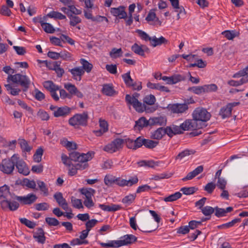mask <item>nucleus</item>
I'll use <instances>...</instances> for the list:
<instances>
[{"instance_id":"60","label":"nucleus","mask_w":248,"mask_h":248,"mask_svg":"<svg viewBox=\"0 0 248 248\" xmlns=\"http://www.w3.org/2000/svg\"><path fill=\"white\" fill-rule=\"evenodd\" d=\"M38 117L42 121H47L49 119V114L45 111L40 109L37 114Z\"/></svg>"},{"instance_id":"28","label":"nucleus","mask_w":248,"mask_h":248,"mask_svg":"<svg viewBox=\"0 0 248 248\" xmlns=\"http://www.w3.org/2000/svg\"><path fill=\"white\" fill-rule=\"evenodd\" d=\"M232 110L227 105L220 108L219 115L224 119L230 117L232 116Z\"/></svg>"},{"instance_id":"34","label":"nucleus","mask_w":248,"mask_h":248,"mask_svg":"<svg viewBox=\"0 0 248 248\" xmlns=\"http://www.w3.org/2000/svg\"><path fill=\"white\" fill-rule=\"evenodd\" d=\"M182 195V193L180 192H176L174 194L164 198L163 200L166 202H172L180 198Z\"/></svg>"},{"instance_id":"54","label":"nucleus","mask_w":248,"mask_h":248,"mask_svg":"<svg viewBox=\"0 0 248 248\" xmlns=\"http://www.w3.org/2000/svg\"><path fill=\"white\" fill-rule=\"evenodd\" d=\"M188 91L192 92L196 94H200L204 93L203 86H193L188 88Z\"/></svg>"},{"instance_id":"9","label":"nucleus","mask_w":248,"mask_h":248,"mask_svg":"<svg viewBox=\"0 0 248 248\" xmlns=\"http://www.w3.org/2000/svg\"><path fill=\"white\" fill-rule=\"evenodd\" d=\"M49 108L53 111V115L55 117L66 116L70 114L71 110V108L66 106L58 107L56 106L51 105Z\"/></svg>"},{"instance_id":"24","label":"nucleus","mask_w":248,"mask_h":248,"mask_svg":"<svg viewBox=\"0 0 248 248\" xmlns=\"http://www.w3.org/2000/svg\"><path fill=\"white\" fill-rule=\"evenodd\" d=\"M101 92L103 94L109 96H113L116 93V92L111 84H104Z\"/></svg>"},{"instance_id":"18","label":"nucleus","mask_w":248,"mask_h":248,"mask_svg":"<svg viewBox=\"0 0 248 248\" xmlns=\"http://www.w3.org/2000/svg\"><path fill=\"white\" fill-rule=\"evenodd\" d=\"M150 123L151 126L154 125H165L167 123V118L165 116L150 117L149 119Z\"/></svg>"},{"instance_id":"63","label":"nucleus","mask_w":248,"mask_h":248,"mask_svg":"<svg viewBox=\"0 0 248 248\" xmlns=\"http://www.w3.org/2000/svg\"><path fill=\"white\" fill-rule=\"evenodd\" d=\"M98 222V220L95 219H89L85 223L86 229L90 231L91 229L94 227Z\"/></svg>"},{"instance_id":"39","label":"nucleus","mask_w":248,"mask_h":248,"mask_svg":"<svg viewBox=\"0 0 248 248\" xmlns=\"http://www.w3.org/2000/svg\"><path fill=\"white\" fill-rule=\"evenodd\" d=\"M81 64L82 65V69L83 70L87 73H89L91 71L93 65L92 64L89 62L87 60L84 59H81L80 61Z\"/></svg>"},{"instance_id":"25","label":"nucleus","mask_w":248,"mask_h":248,"mask_svg":"<svg viewBox=\"0 0 248 248\" xmlns=\"http://www.w3.org/2000/svg\"><path fill=\"white\" fill-rule=\"evenodd\" d=\"M98 206L103 211L108 212H115L122 209L120 205L113 204H111V205L99 204Z\"/></svg>"},{"instance_id":"44","label":"nucleus","mask_w":248,"mask_h":248,"mask_svg":"<svg viewBox=\"0 0 248 248\" xmlns=\"http://www.w3.org/2000/svg\"><path fill=\"white\" fill-rule=\"evenodd\" d=\"M47 16L50 18H53L55 19H58L61 20L64 19L66 18V16L62 14L60 12L54 11L49 12L47 15Z\"/></svg>"},{"instance_id":"22","label":"nucleus","mask_w":248,"mask_h":248,"mask_svg":"<svg viewBox=\"0 0 248 248\" xmlns=\"http://www.w3.org/2000/svg\"><path fill=\"white\" fill-rule=\"evenodd\" d=\"M140 137V144L141 146L144 145L146 148L148 149H153L157 146L159 144L158 140H153L150 139H146L142 137Z\"/></svg>"},{"instance_id":"15","label":"nucleus","mask_w":248,"mask_h":248,"mask_svg":"<svg viewBox=\"0 0 248 248\" xmlns=\"http://www.w3.org/2000/svg\"><path fill=\"white\" fill-rule=\"evenodd\" d=\"M110 13L113 16L118 17L119 19H125L127 16L125 11V7L124 6H120L117 8H111Z\"/></svg>"},{"instance_id":"32","label":"nucleus","mask_w":248,"mask_h":248,"mask_svg":"<svg viewBox=\"0 0 248 248\" xmlns=\"http://www.w3.org/2000/svg\"><path fill=\"white\" fill-rule=\"evenodd\" d=\"M146 47V46H140L137 43H135L131 47L132 50L136 54L141 56H145L144 49L143 48Z\"/></svg>"},{"instance_id":"33","label":"nucleus","mask_w":248,"mask_h":248,"mask_svg":"<svg viewBox=\"0 0 248 248\" xmlns=\"http://www.w3.org/2000/svg\"><path fill=\"white\" fill-rule=\"evenodd\" d=\"M9 187L5 185L0 187V200L2 199H7L10 195Z\"/></svg>"},{"instance_id":"48","label":"nucleus","mask_w":248,"mask_h":248,"mask_svg":"<svg viewBox=\"0 0 248 248\" xmlns=\"http://www.w3.org/2000/svg\"><path fill=\"white\" fill-rule=\"evenodd\" d=\"M116 177L111 175H106L104 178V183L108 186H111L115 183Z\"/></svg>"},{"instance_id":"38","label":"nucleus","mask_w":248,"mask_h":248,"mask_svg":"<svg viewBox=\"0 0 248 248\" xmlns=\"http://www.w3.org/2000/svg\"><path fill=\"white\" fill-rule=\"evenodd\" d=\"M136 197V195L135 194H130L128 195L125 196L122 199V202L126 205H129L134 202Z\"/></svg>"},{"instance_id":"1","label":"nucleus","mask_w":248,"mask_h":248,"mask_svg":"<svg viewBox=\"0 0 248 248\" xmlns=\"http://www.w3.org/2000/svg\"><path fill=\"white\" fill-rule=\"evenodd\" d=\"M94 155V153L93 151L88 152L86 154L73 151L69 153V156L62 154V160L64 165L70 167L72 165V161L74 162H83V160L90 161L93 157Z\"/></svg>"},{"instance_id":"26","label":"nucleus","mask_w":248,"mask_h":248,"mask_svg":"<svg viewBox=\"0 0 248 248\" xmlns=\"http://www.w3.org/2000/svg\"><path fill=\"white\" fill-rule=\"evenodd\" d=\"M168 41L163 36H161L159 38L156 37L155 36L152 37L151 41V45L153 47H155L157 46H160L162 44H165L168 43Z\"/></svg>"},{"instance_id":"20","label":"nucleus","mask_w":248,"mask_h":248,"mask_svg":"<svg viewBox=\"0 0 248 248\" xmlns=\"http://www.w3.org/2000/svg\"><path fill=\"white\" fill-rule=\"evenodd\" d=\"M68 71L72 74L73 78L77 81H80L81 77L84 74V71L80 67L69 69Z\"/></svg>"},{"instance_id":"55","label":"nucleus","mask_w":248,"mask_h":248,"mask_svg":"<svg viewBox=\"0 0 248 248\" xmlns=\"http://www.w3.org/2000/svg\"><path fill=\"white\" fill-rule=\"evenodd\" d=\"M196 190H197V188L195 187H184L180 189V191H182L184 194L188 195L194 194Z\"/></svg>"},{"instance_id":"37","label":"nucleus","mask_w":248,"mask_h":248,"mask_svg":"<svg viewBox=\"0 0 248 248\" xmlns=\"http://www.w3.org/2000/svg\"><path fill=\"white\" fill-rule=\"evenodd\" d=\"M80 192L86 197V199H90L94 194L95 190L92 188H83L80 189Z\"/></svg>"},{"instance_id":"30","label":"nucleus","mask_w":248,"mask_h":248,"mask_svg":"<svg viewBox=\"0 0 248 248\" xmlns=\"http://www.w3.org/2000/svg\"><path fill=\"white\" fill-rule=\"evenodd\" d=\"M43 85L44 87L49 92L57 91L60 90L59 87L55 85L52 81H45L43 83Z\"/></svg>"},{"instance_id":"52","label":"nucleus","mask_w":248,"mask_h":248,"mask_svg":"<svg viewBox=\"0 0 248 248\" xmlns=\"http://www.w3.org/2000/svg\"><path fill=\"white\" fill-rule=\"evenodd\" d=\"M201 211L205 216H211V215L215 212V208L210 206H206L202 209Z\"/></svg>"},{"instance_id":"12","label":"nucleus","mask_w":248,"mask_h":248,"mask_svg":"<svg viewBox=\"0 0 248 248\" xmlns=\"http://www.w3.org/2000/svg\"><path fill=\"white\" fill-rule=\"evenodd\" d=\"M88 161L83 160V162H78L75 165L72 164V167L69 169L68 174L74 176L77 174L78 170H82L87 169L89 167Z\"/></svg>"},{"instance_id":"51","label":"nucleus","mask_w":248,"mask_h":248,"mask_svg":"<svg viewBox=\"0 0 248 248\" xmlns=\"http://www.w3.org/2000/svg\"><path fill=\"white\" fill-rule=\"evenodd\" d=\"M70 19V25L71 26L74 27L78 24L81 22V19L78 16H73L72 14L68 17Z\"/></svg>"},{"instance_id":"58","label":"nucleus","mask_w":248,"mask_h":248,"mask_svg":"<svg viewBox=\"0 0 248 248\" xmlns=\"http://www.w3.org/2000/svg\"><path fill=\"white\" fill-rule=\"evenodd\" d=\"M122 53L123 52L121 48L117 49L113 48L110 52V56L112 58H116L122 56Z\"/></svg>"},{"instance_id":"29","label":"nucleus","mask_w":248,"mask_h":248,"mask_svg":"<svg viewBox=\"0 0 248 248\" xmlns=\"http://www.w3.org/2000/svg\"><path fill=\"white\" fill-rule=\"evenodd\" d=\"M39 22L40 23L42 28L46 32L48 33H53L55 32V29L50 23L44 22L41 18H40Z\"/></svg>"},{"instance_id":"17","label":"nucleus","mask_w":248,"mask_h":248,"mask_svg":"<svg viewBox=\"0 0 248 248\" xmlns=\"http://www.w3.org/2000/svg\"><path fill=\"white\" fill-rule=\"evenodd\" d=\"M139 167H146L151 168H155V167L160 166L163 164L161 161H155L153 160H142L137 163Z\"/></svg>"},{"instance_id":"16","label":"nucleus","mask_w":248,"mask_h":248,"mask_svg":"<svg viewBox=\"0 0 248 248\" xmlns=\"http://www.w3.org/2000/svg\"><path fill=\"white\" fill-rule=\"evenodd\" d=\"M54 198L58 203L59 205L61 206L63 210H67L68 209V205L66 200L63 198L62 194L60 192H56L54 196Z\"/></svg>"},{"instance_id":"35","label":"nucleus","mask_w":248,"mask_h":248,"mask_svg":"<svg viewBox=\"0 0 248 248\" xmlns=\"http://www.w3.org/2000/svg\"><path fill=\"white\" fill-rule=\"evenodd\" d=\"M61 143L63 146L65 147L68 150H76L77 149V145L76 143L68 141L66 139L62 140Z\"/></svg>"},{"instance_id":"36","label":"nucleus","mask_w":248,"mask_h":248,"mask_svg":"<svg viewBox=\"0 0 248 248\" xmlns=\"http://www.w3.org/2000/svg\"><path fill=\"white\" fill-rule=\"evenodd\" d=\"M37 183L40 190L43 193V195L45 196H48L49 194L48 188L46 184L40 180H37Z\"/></svg>"},{"instance_id":"13","label":"nucleus","mask_w":248,"mask_h":248,"mask_svg":"<svg viewBox=\"0 0 248 248\" xmlns=\"http://www.w3.org/2000/svg\"><path fill=\"white\" fill-rule=\"evenodd\" d=\"M137 240V238L133 234H126L121 237L120 240H117L119 248L131 244Z\"/></svg>"},{"instance_id":"62","label":"nucleus","mask_w":248,"mask_h":248,"mask_svg":"<svg viewBox=\"0 0 248 248\" xmlns=\"http://www.w3.org/2000/svg\"><path fill=\"white\" fill-rule=\"evenodd\" d=\"M215 215L217 217H225L226 216L224 208H219L218 206L215 207Z\"/></svg>"},{"instance_id":"41","label":"nucleus","mask_w":248,"mask_h":248,"mask_svg":"<svg viewBox=\"0 0 248 248\" xmlns=\"http://www.w3.org/2000/svg\"><path fill=\"white\" fill-rule=\"evenodd\" d=\"M34 207L37 211H46L50 207L49 204L47 202H41L34 204Z\"/></svg>"},{"instance_id":"64","label":"nucleus","mask_w":248,"mask_h":248,"mask_svg":"<svg viewBox=\"0 0 248 248\" xmlns=\"http://www.w3.org/2000/svg\"><path fill=\"white\" fill-rule=\"evenodd\" d=\"M222 34L229 40H232L236 36L234 31H225Z\"/></svg>"},{"instance_id":"50","label":"nucleus","mask_w":248,"mask_h":248,"mask_svg":"<svg viewBox=\"0 0 248 248\" xmlns=\"http://www.w3.org/2000/svg\"><path fill=\"white\" fill-rule=\"evenodd\" d=\"M60 62L55 61V68H54V70L59 78H61L64 73V69L60 67Z\"/></svg>"},{"instance_id":"40","label":"nucleus","mask_w":248,"mask_h":248,"mask_svg":"<svg viewBox=\"0 0 248 248\" xmlns=\"http://www.w3.org/2000/svg\"><path fill=\"white\" fill-rule=\"evenodd\" d=\"M156 101L155 96L153 94L147 95L144 97L143 102L147 106L153 105Z\"/></svg>"},{"instance_id":"5","label":"nucleus","mask_w":248,"mask_h":248,"mask_svg":"<svg viewBox=\"0 0 248 248\" xmlns=\"http://www.w3.org/2000/svg\"><path fill=\"white\" fill-rule=\"evenodd\" d=\"M12 160L15 162V167H16L17 169V171L19 173L25 176H27L29 174L30 171L28 166L25 162L20 158L18 155H13Z\"/></svg>"},{"instance_id":"61","label":"nucleus","mask_w":248,"mask_h":248,"mask_svg":"<svg viewBox=\"0 0 248 248\" xmlns=\"http://www.w3.org/2000/svg\"><path fill=\"white\" fill-rule=\"evenodd\" d=\"M45 221L49 226H56L60 223L59 220L54 217H47Z\"/></svg>"},{"instance_id":"42","label":"nucleus","mask_w":248,"mask_h":248,"mask_svg":"<svg viewBox=\"0 0 248 248\" xmlns=\"http://www.w3.org/2000/svg\"><path fill=\"white\" fill-rule=\"evenodd\" d=\"M6 90L9 92V93L13 95H17L21 92V90L18 88H13V85L11 84H5Z\"/></svg>"},{"instance_id":"10","label":"nucleus","mask_w":248,"mask_h":248,"mask_svg":"<svg viewBox=\"0 0 248 248\" xmlns=\"http://www.w3.org/2000/svg\"><path fill=\"white\" fill-rule=\"evenodd\" d=\"M180 126L182 131L201 129L205 126L204 124H197L196 121L193 119L186 120Z\"/></svg>"},{"instance_id":"8","label":"nucleus","mask_w":248,"mask_h":248,"mask_svg":"<svg viewBox=\"0 0 248 248\" xmlns=\"http://www.w3.org/2000/svg\"><path fill=\"white\" fill-rule=\"evenodd\" d=\"M13 155L10 158H5L2 160L0 163V170L6 174H11L15 169V161L12 159Z\"/></svg>"},{"instance_id":"47","label":"nucleus","mask_w":248,"mask_h":248,"mask_svg":"<svg viewBox=\"0 0 248 248\" xmlns=\"http://www.w3.org/2000/svg\"><path fill=\"white\" fill-rule=\"evenodd\" d=\"M203 86L204 93L215 92L217 90L218 87L215 84L204 85Z\"/></svg>"},{"instance_id":"6","label":"nucleus","mask_w":248,"mask_h":248,"mask_svg":"<svg viewBox=\"0 0 248 248\" xmlns=\"http://www.w3.org/2000/svg\"><path fill=\"white\" fill-rule=\"evenodd\" d=\"M192 116L193 120L198 123V122L208 121L211 117V114L205 108H197L193 111Z\"/></svg>"},{"instance_id":"2","label":"nucleus","mask_w":248,"mask_h":248,"mask_svg":"<svg viewBox=\"0 0 248 248\" xmlns=\"http://www.w3.org/2000/svg\"><path fill=\"white\" fill-rule=\"evenodd\" d=\"M131 95L126 94L125 95V101L128 105H132L134 109L138 112L141 113L145 111L146 113H151L154 112L156 110V108L154 107L148 106L145 103H142L140 102L138 99H134V101L131 102Z\"/></svg>"},{"instance_id":"45","label":"nucleus","mask_w":248,"mask_h":248,"mask_svg":"<svg viewBox=\"0 0 248 248\" xmlns=\"http://www.w3.org/2000/svg\"><path fill=\"white\" fill-rule=\"evenodd\" d=\"M19 144L22 151L24 152H30L31 150V147L29 145L27 141L24 139L19 140Z\"/></svg>"},{"instance_id":"27","label":"nucleus","mask_w":248,"mask_h":248,"mask_svg":"<svg viewBox=\"0 0 248 248\" xmlns=\"http://www.w3.org/2000/svg\"><path fill=\"white\" fill-rule=\"evenodd\" d=\"M165 135L164 128L159 127L156 130L151 133V138L154 140H159L161 139Z\"/></svg>"},{"instance_id":"14","label":"nucleus","mask_w":248,"mask_h":248,"mask_svg":"<svg viewBox=\"0 0 248 248\" xmlns=\"http://www.w3.org/2000/svg\"><path fill=\"white\" fill-rule=\"evenodd\" d=\"M168 108L173 113H182L188 108L186 104H174L169 105Z\"/></svg>"},{"instance_id":"49","label":"nucleus","mask_w":248,"mask_h":248,"mask_svg":"<svg viewBox=\"0 0 248 248\" xmlns=\"http://www.w3.org/2000/svg\"><path fill=\"white\" fill-rule=\"evenodd\" d=\"M22 185L32 189H35L36 188L35 182L34 180H30L28 178H24L23 179Z\"/></svg>"},{"instance_id":"7","label":"nucleus","mask_w":248,"mask_h":248,"mask_svg":"<svg viewBox=\"0 0 248 248\" xmlns=\"http://www.w3.org/2000/svg\"><path fill=\"white\" fill-rule=\"evenodd\" d=\"M124 143V140L117 138L105 146L103 148V150L109 153H113L122 149L123 147Z\"/></svg>"},{"instance_id":"56","label":"nucleus","mask_w":248,"mask_h":248,"mask_svg":"<svg viewBox=\"0 0 248 248\" xmlns=\"http://www.w3.org/2000/svg\"><path fill=\"white\" fill-rule=\"evenodd\" d=\"M19 221L21 223L31 229L33 228L35 226V223L34 222L29 220L26 218H19Z\"/></svg>"},{"instance_id":"11","label":"nucleus","mask_w":248,"mask_h":248,"mask_svg":"<svg viewBox=\"0 0 248 248\" xmlns=\"http://www.w3.org/2000/svg\"><path fill=\"white\" fill-rule=\"evenodd\" d=\"M37 198L33 193H30L24 196L16 197V199L22 205H31L36 202Z\"/></svg>"},{"instance_id":"19","label":"nucleus","mask_w":248,"mask_h":248,"mask_svg":"<svg viewBox=\"0 0 248 248\" xmlns=\"http://www.w3.org/2000/svg\"><path fill=\"white\" fill-rule=\"evenodd\" d=\"M124 142L127 147L129 149L136 150L141 147V144H140V137H139L135 140L127 139L124 140Z\"/></svg>"},{"instance_id":"59","label":"nucleus","mask_w":248,"mask_h":248,"mask_svg":"<svg viewBox=\"0 0 248 248\" xmlns=\"http://www.w3.org/2000/svg\"><path fill=\"white\" fill-rule=\"evenodd\" d=\"M136 32L138 33L140 37L145 41H150L151 42L152 37H150L148 34H147L144 31L140 30H137Z\"/></svg>"},{"instance_id":"4","label":"nucleus","mask_w":248,"mask_h":248,"mask_svg":"<svg viewBox=\"0 0 248 248\" xmlns=\"http://www.w3.org/2000/svg\"><path fill=\"white\" fill-rule=\"evenodd\" d=\"M9 80L22 87L24 92H26L28 89L31 84L29 78L27 76L19 73L8 75L7 81L9 82Z\"/></svg>"},{"instance_id":"43","label":"nucleus","mask_w":248,"mask_h":248,"mask_svg":"<svg viewBox=\"0 0 248 248\" xmlns=\"http://www.w3.org/2000/svg\"><path fill=\"white\" fill-rule=\"evenodd\" d=\"M99 244L105 248H119L117 240H111L109 241L108 243L99 242Z\"/></svg>"},{"instance_id":"23","label":"nucleus","mask_w":248,"mask_h":248,"mask_svg":"<svg viewBox=\"0 0 248 248\" xmlns=\"http://www.w3.org/2000/svg\"><path fill=\"white\" fill-rule=\"evenodd\" d=\"M33 238L38 243L44 244L46 241V237L43 229L41 228H38L36 232L34 233Z\"/></svg>"},{"instance_id":"53","label":"nucleus","mask_w":248,"mask_h":248,"mask_svg":"<svg viewBox=\"0 0 248 248\" xmlns=\"http://www.w3.org/2000/svg\"><path fill=\"white\" fill-rule=\"evenodd\" d=\"M71 203L73 206L76 208L79 209L83 208L81 200L76 199L73 196L71 197Z\"/></svg>"},{"instance_id":"3","label":"nucleus","mask_w":248,"mask_h":248,"mask_svg":"<svg viewBox=\"0 0 248 248\" xmlns=\"http://www.w3.org/2000/svg\"><path fill=\"white\" fill-rule=\"evenodd\" d=\"M89 118L88 112L84 111L82 113L75 114L69 119L68 123L76 128H78L79 126H86Z\"/></svg>"},{"instance_id":"46","label":"nucleus","mask_w":248,"mask_h":248,"mask_svg":"<svg viewBox=\"0 0 248 248\" xmlns=\"http://www.w3.org/2000/svg\"><path fill=\"white\" fill-rule=\"evenodd\" d=\"M172 84H176L179 82L184 81L186 77L184 75L174 74L171 76Z\"/></svg>"},{"instance_id":"31","label":"nucleus","mask_w":248,"mask_h":248,"mask_svg":"<svg viewBox=\"0 0 248 248\" xmlns=\"http://www.w3.org/2000/svg\"><path fill=\"white\" fill-rule=\"evenodd\" d=\"M122 77L126 87L130 88L131 86L133 85V83L134 82V81L130 76V71H129L125 74H123L122 75Z\"/></svg>"},{"instance_id":"57","label":"nucleus","mask_w":248,"mask_h":248,"mask_svg":"<svg viewBox=\"0 0 248 248\" xmlns=\"http://www.w3.org/2000/svg\"><path fill=\"white\" fill-rule=\"evenodd\" d=\"M64 88L69 92L71 95H74L75 92L77 91V88L75 85L70 83L65 84Z\"/></svg>"},{"instance_id":"21","label":"nucleus","mask_w":248,"mask_h":248,"mask_svg":"<svg viewBox=\"0 0 248 248\" xmlns=\"http://www.w3.org/2000/svg\"><path fill=\"white\" fill-rule=\"evenodd\" d=\"M148 126H150L149 119L147 120L145 117H141L136 121L134 128L135 129L140 130L144 127H146Z\"/></svg>"}]
</instances>
